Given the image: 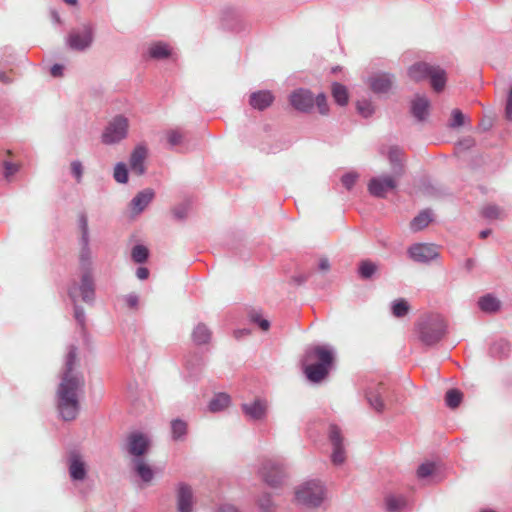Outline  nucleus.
<instances>
[{
	"instance_id": "c9c22d12",
	"label": "nucleus",
	"mask_w": 512,
	"mask_h": 512,
	"mask_svg": "<svg viewBox=\"0 0 512 512\" xmlns=\"http://www.w3.org/2000/svg\"><path fill=\"white\" fill-rule=\"evenodd\" d=\"M462 393L457 389H450L446 392L445 401L448 407L457 408L462 401Z\"/></svg>"
},
{
	"instance_id": "a211bd4d",
	"label": "nucleus",
	"mask_w": 512,
	"mask_h": 512,
	"mask_svg": "<svg viewBox=\"0 0 512 512\" xmlns=\"http://www.w3.org/2000/svg\"><path fill=\"white\" fill-rule=\"evenodd\" d=\"M385 393V386L383 383H378L370 386L366 391V398L375 411L381 413L385 408L383 401V394Z\"/></svg>"
},
{
	"instance_id": "7c9ffc66",
	"label": "nucleus",
	"mask_w": 512,
	"mask_h": 512,
	"mask_svg": "<svg viewBox=\"0 0 512 512\" xmlns=\"http://www.w3.org/2000/svg\"><path fill=\"white\" fill-rule=\"evenodd\" d=\"M331 92L335 102L340 106H345L348 103V91L344 85L333 83Z\"/></svg>"
},
{
	"instance_id": "aec40b11",
	"label": "nucleus",
	"mask_w": 512,
	"mask_h": 512,
	"mask_svg": "<svg viewBox=\"0 0 512 512\" xmlns=\"http://www.w3.org/2000/svg\"><path fill=\"white\" fill-rule=\"evenodd\" d=\"M147 157V149L142 145H138L130 156V168L137 175H143L146 171L144 162Z\"/></svg>"
},
{
	"instance_id": "412c9836",
	"label": "nucleus",
	"mask_w": 512,
	"mask_h": 512,
	"mask_svg": "<svg viewBox=\"0 0 512 512\" xmlns=\"http://www.w3.org/2000/svg\"><path fill=\"white\" fill-rule=\"evenodd\" d=\"M274 96L270 91L261 90L253 92L249 97V104L257 110L263 111L272 105Z\"/></svg>"
},
{
	"instance_id": "f3484780",
	"label": "nucleus",
	"mask_w": 512,
	"mask_h": 512,
	"mask_svg": "<svg viewBox=\"0 0 512 512\" xmlns=\"http://www.w3.org/2000/svg\"><path fill=\"white\" fill-rule=\"evenodd\" d=\"M393 83L394 76L389 73H378L369 78V87L377 94L389 92Z\"/></svg>"
},
{
	"instance_id": "a19ab883",
	"label": "nucleus",
	"mask_w": 512,
	"mask_h": 512,
	"mask_svg": "<svg viewBox=\"0 0 512 512\" xmlns=\"http://www.w3.org/2000/svg\"><path fill=\"white\" fill-rule=\"evenodd\" d=\"M80 243H81L80 263H81L82 267L84 268V271L89 270L88 266L90 265V259H91L89 242H87V243L80 242Z\"/></svg>"
},
{
	"instance_id": "39448f33",
	"label": "nucleus",
	"mask_w": 512,
	"mask_h": 512,
	"mask_svg": "<svg viewBox=\"0 0 512 512\" xmlns=\"http://www.w3.org/2000/svg\"><path fill=\"white\" fill-rule=\"evenodd\" d=\"M325 496L324 486L319 481H308L300 485L295 491L298 503L308 507H318Z\"/></svg>"
},
{
	"instance_id": "9d476101",
	"label": "nucleus",
	"mask_w": 512,
	"mask_h": 512,
	"mask_svg": "<svg viewBox=\"0 0 512 512\" xmlns=\"http://www.w3.org/2000/svg\"><path fill=\"white\" fill-rule=\"evenodd\" d=\"M260 473L264 481L271 487H278L286 477L284 465L276 460H265Z\"/></svg>"
},
{
	"instance_id": "c03bdc74",
	"label": "nucleus",
	"mask_w": 512,
	"mask_h": 512,
	"mask_svg": "<svg viewBox=\"0 0 512 512\" xmlns=\"http://www.w3.org/2000/svg\"><path fill=\"white\" fill-rule=\"evenodd\" d=\"M356 107H357L358 113L361 114L365 118L371 116L374 112V107H373L372 103L368 100L358 101Z\"/></svg>"
},
{
	"instance_id": "7ed1b4c3",
	"label": "nucleus",
	"mask_w": 512,
	"mask_h": 512,
	"mask_svg": "<svg viewBox=\"0 0 512 512\" xmlns=\"http://www.w3.org/2000/svg\"><path fill=\"white\" fill-rule=\"evenodd\" d=\"M447 323L439 314H426L415 323V332L419 341L425 346L437 344L445 336Z\"/></svg>"
},
{
	"instance_id": "393cba45",
	"label": "nucleus",
	"mask_w": 512,
	"mask_h": 512,
	"mask_svg": "<svg viewBox=\"0 0 512 512\" xmlns=\"http://www.w3.org/2000/svg\"><path fill=\"white\" fill-rule=\"evenodd\" d=\"M384 504L388 512H404L409 507L407 499L402 495H387Z\"/></svg>"
},
{
	"instance_id": "f03ea898",
	"label": "nucleus",
	"mask_w": 512,
	"mask_h": 512,
	"mask_svg": "<svg viewBox=\"0 0 512 512\" xmlns=\"http://www.w3.org/2000/svg\"><path fill=\"white\" fill-rule=\"evenodd\" d=\"M333 351L323 345L309 347L301 360L307 379L312 383L322 382L334 367Z\"/></svg>"
},
{
	"instance_id": "0eeeda50",
	"label": "nucleus",
	"mask_w": 512,
	"mask_h": 512,
	"mask_svg": "<svg viewBox=\"0 0 512 512\" xmlns=\"http://www.w3.org/2000/svg\"><path fill=\"white\" fill-rule=\"evenodd\" d=\"M94 41V28L91 24H83L72 29L66 39L68 47L75 51H85Z\"/></svg>"
},
{
	"instance_id": "79ce46f5",
	"label": "nucleus",
	"mask_w": 512,
	"mask_h": 512,
	"mask_svg": "<svg viewBox=\"0 0 512 512\" xmlns=\"http://www.w3.org/2000/svg\"><path fill=\"white\" fill-rule=\"evenodd\" d=\"M436 466L432 462H426L421 464L417 469V477L419 479L427 478L435 472Z\"/></svg>"
},
{
	"instance_id": "2eb2a0df",
	"label": "nucleus",
	"mask_w": 512,
	"mask_h": 512,
	"mask_svg": "<svg viewBox=\"0 0 512 512\" xmlns=\"http://www.w3.org/2000/svg\"><path fill=\"white\" fill-rule=\"evenodd\" d=\"M178 512H192L194 506V494L191 486L179 483L176 493Z\"/></svg>"
},
{
	"instance_id": "2f4dec72",
	"label": "nucleus",
	"mask_w": 512,
	"mask_h": 512,
	"mask_svg": "<svg viewBox=\"0 0 512 512\" xmlns=\"http://www.w3.org/2000/svg\"><path fill=\"white\" fill-rule=\"evenodd\" d=\"M230 403L229 395L225 393H219L209 403V410L211 412H218L225 409Z\"/></svg>"
},
{
	"instance_id": "cd10ccee",
	"label": "nucleus",
	"mask_w": 512,
	"mask_h": 512,
	"mask_svg": "<svg viewBox=\"0 0 512 512\" xmlns=\"http://www.w3.org/2000/svg\"><path fill=\"white\" fill-rule=\"evenodd\" d=\"M432 222V212L428 209L421 211L410 222V228L413 232H418L426 228Z\"/></svg>"
},
{
	"instance_id": "69168bd1",
	"label": "nucleus",
	"mask_w": 512,
	"mask_h": 512,
	"mask_svg": "<svg viewBox=\"0 0 512 512\" xmlns=\"http://www.w3.org/2000/svg\"><path fill=\"white\" fill-rule=\"evenodd\" d=\"M0 81L5 84H8L11 82V79L4 72H1L0 73Z\"/></svg>"
},
{
	"instance_id": "4c0bfd02",
	"label": "nucleus",
	"mask_w": 512,
	"mask_h": 512,
	"mask_svg": "<svg viewBox=\"0 0 512 512\" xmlns=\"http://www.w3.org/2000/svg\"><path fill=\"white\" fill-rule=\"evenodd\" d=\"M78 224L81 231V239L80 242L87 243L89 242V228H88V218L86 213L82 212L78 216Z\"/></svg>"
},
{
	"instance_id": "0e129e2a",
	"label": "nucleus",
	"mask_w": 512,
	"mask_h": 512,
	"mask_svg": "<svg viewBox=\"0 0 512 512\" xmlns=\"http://www.w3.org/2000/svg\"><path fill=\"white\" fill-rule=\"evenodd\" d=\"M475 266V260L472 259V258H468L466 261H465V268L468 270V271H471Z\"/></svg>"
},
{
	"instance_id": "864d4df0",
	"label": "nucleus",
	"mask_w": 512,
	"mask_h": 512,
	"mask_svg": "<svg viewBox=\"0 0 512 512\" xmlns=\"http://www.w3.org/2000/svg\"><path fill=\"white\" fill-rule=\"evenodd\" d=\"M358 175L356 173L350 172L346 173L342 176L341 182L344 187L350 190L356 183Z\"/></svg>"
},
{
	"instance_id": "bb28decb",
	"label": "nucleus",
	"mask_w": 512,
	"mask_h": 512,
	"mask_svg": "<svg viewBox=\"0 0 512 512\" xmlns=\"http://www.w3.org/2000/svg\"><path fill=\"white\" fill-rule=\"evenodd\" d=\"M478 306L483 312L495 313L500 310L501 302L492 294H486L479 298Z\"/></svg>"
},
{
	"instance_id": "f257e3e1",
	"label": "nucleus",
	"mask_w": 512,
	"mask_h": 512,
	"mask_svg": "<svg viewBox=\"0 0 512 512\" xmlns=\"http://www.w3.org/2000/svg\"><path fill=\"white\" fill-rule=\"evenodd\" d=\"M76 362L77 347L70 345L57 389V409L64 421L75 420L80 411L79 394L83 391L85 381L82 375L74 373Z\"/></svg>"
},
{
	"instance_id": "58836bf2",
	"label": "nucleus",
	"mask_w": 512,
	"mask_h": 512,
	"mask_svg": "<svg viewBox=\"0 0 512 512\" xmlns=\"http://www.w3.org/2000/svg\"><path fill=\"white\" fill-rule=\"evenodd\" d=\"M482 216L487 219H501L503 218L502 210L496 205H487L482 209Z\"/></svg>"
},
{
	"instance_id": "6e6552de",
	"label": "nucleus",
	"mask_w": 512,
	"mask_h": 512,
	"mask_svg": "<svg viewBox=\"0 0 512 512\" xmlns=\"http://www.w3.org/2000/svg\"><path fill=\"white\" fill-rule=\"evenodd\" d=\"M129 120L123 115L115 116L106 126L102 134V142L115 144L125 139L128 134Z\"/></svg>"
},
{
	"instance_id": "5fc2aeb1",
	"label": "nucleus",
	"mask_w": 512,
	"mask_h": 512,
	"mask_svg": "<svg viewBox=\"0 0 512 512\" xmlns=\"http://www.w3.org/2000/svg\"><path fill=\"white\" fill-rule=\"evenodd\" d=\"M125 304L130 309H137L139 304V297L135 293H130L123 298Z\"/></svg>"
},
{
	"instance_id": "de8ad7c7",
	"label": "nucleus",
	"mask_w": 512,
	"mask_h": 512,
	"mask_svg": "<svg viewBox=\"0 0 512 512\" xmlns=\"http://www.w3.org/2000/svg\"><path fill=\"white\" fill-rule=\"evenodd\" d=\"M258 506L262 512H274V505L271 496L267 493L260 496L258 499Z\"/></svg>"
},
{
	"instance_id": "e433bc0d",
	"label": "nucleus",
	"mask_w": 512,
	"mask_h": 512,
	"mask_svg": "<svg viewBox=\"0 0 512 512\" xmlns=\"http://www.w3.org/2000/svg\"><path fill=\"white\" fill-rule=\"evenodd\" d=\"M149 256V251L144 245H136L132 249L131 257L135 263H144Z\"/></svg>"
},
{
	"instance_id": "603ef678",
	"label": "nucleus",
	"mask_w": 512,
	"mask_h": 512,
	"mask_svg": "<svg viewBox=\"0 0 512 512\" xmlns=\"http://www.w3.org/2000/svg\"><path fill=\"white\" fill-rule=\"evenodd\" d=\"M250 320L253 322V323H256L259 325V327L263 330V331H267L270 327V323L268 320L266 319H263L261 317V315L258 313V312H251L250 313Z\"/></svg>"
},
{
	"instance_id": "6e6d98bb",
	"label": "nucleus",
	"mask_w": 512,
	"mask_h": 512,
	"mask_svg": "<svg viewBox=\"0 0 512 512\" xmlns=\"http://www.w3.org/2000/svg\"><path fill=\"white\" fill-rule=\"evenodd\" d=\"M74 317H75L77 323L81 327H84V325H85V312H84V309L81 306L76 304V302L74 303Z\"/></svg>"
},
{
	"instance_id": "a878e982",
	"label": "nucleus",
	"mask_w": 512,
	"mask_h": 512,
	"mask_svg": "<svg viewBox=\"0 0 512 512\" xmlns=\"http://www.w3.org/2000/svg\"><path fill=\"white\" fill-rule=\"evenodd\" d=\"M153 197L154 191L152 189L148 188L139 192L131 201L132 209L137 213L142 212L152 201Z\"/></svg>"
},
{
	"instance_id": "c756f323",
	"label": "nucleus",
	"mask_w": 512,
	"mask_h": 512,
	"mask_svg": "<svg viewBox=\"0 0 512 512\" xmlns=\"http://www.w3.org/2000/svg\"><path fill=\"white\" fill-rule=\"evenodd\" d=\"M171 54L170 48L163 42H157L152 44L149 48V56L153 59H164L168 58Z\"/></svg>"
},
{
	"instance_id": "1a4fd4ad",
	"label": "nucleus",
	"mask_w": 512,
	"mask_h": 512,
	"mask_svg": "<svg viewBox=\"0 0 512 512\" xmlns=\"http://www.w3.org/2000/svg\"><path fill=\"white\" fill-rule=\"evenodd\" d=\"M77 290H79L82 300L85 303H92L95 299V285L90 270H85L81 277V283L77 287L76 283L69 288L68 294L72 302H76Z\"/></svg>"
},
{
	"instance_id": "4468645a",
	"label": "nucleus",
	"mask_w": 512,
	"mask_h": 512,
	"mask_svg": "<svg viewBox=\"0 0 512 512\" xmlns=\"http://www.w3.org/2000/svg\"><path fill=\"white\" fill-rule=\"evenodd\" d=\"M289 101L297 111L308 113L314 106V95L311 91L301 88L290 95Z\"/></svg>"
},
{
	"instance_id": "423d86ee",
	"label": "nucleus",
	"mask_w": 512,
	"mask_h": 512,
	"mask_svg": "<svg viewBox=\"0 0 512 512\" xmlns=\"http://www.w3.org/2000/svg\"><path fill=\"white\" fill-rule=\"evenodd\" d=\"M151 448L149 437L139 431L129 433L123 444V450L131 457V460L143 459Z\"/></svg>"
},
{
	"instance_id": "f704fd0d",
	"label": "nucleus",
	"mask_w": 512,
	"mask_h": 512,
	"mask_svg": "<svg viewBox=\"0 0 512 512\" xmlns=\"http://www.w3.org/2000/svg\"><path fill=\"white\" fill-rule=\"evenodd\" d=\"M171 432L173 440H181L187 433V423L181 419H175L171 422Z\"/></svg>"
},
{
	"instance_id": "338daca9",
	"label": "nucleus",
	"mask_w": 512,
	"mask_h": 512,
	"mask_svg": "<svg viewBox=\"0 0 512 512\" xmlns=\"http://www.w3.org/2000/svg\"><path fill=\"white\" fill-rule=\"evenodd\" d=\"M491 232L492 231L490 229H486V230L481 231L479 236L482 239H484V238H487L491 234Z\"/></svg>"
},
{
	"instance_id": "13d9d810",
	"label": "nucleus",
	"mask_w": 512,
	"mask_h": 512,
	"mask_svg": "<svg viewBox=\"0 0 512 512\" xmlns=\"http://www.w3.org/2000/svg\"><path fill=\"white\" fill-rule=\"evenodd\" d=\"M309 276H310V274H305V273L298 274L291 278V282L293 284L299 286V285L304 284L308 280Z\"/></svg>"
},
{
	"instance_id": "a18cd8bd",
	"label": "nucleus",
	"mask_w": 512,
	"mask_h": 512,
	"mask_svg": "<svg viewBox=\"0 0 512 512\" xmlns=\"http://www.w3.org/2000/svg\"><path fill=\"white\" fill-rule=\"evenodd\" d=\"M465 123V116L459 109H453L451 112V120L449 122V127L458 128Z\"/></svg>"
},
{
	"instance_id": "72a5a7b5",
	"label": "nucleus",
	"mask_w": 512,
	"mask_h": 512,
	"mask_svg": "<svg viewBox=\"0 0 512 512\" xmlns=\"http://www.w3.org/2000/svg\"><path fill=\"white\" fill-rule=\"evenodd\" d=\"M378 266L370 261V260H363L359 264L358 273L359 276L364 279H370L377 271Z\"/></svg>"
},
{
	"instance_id": "8fccbe9b",
	"label": "nucleus",
	"mask_w": 512,
	"mask_h": 512,
	"mask_svg": "<svg viewBox=\"0 0 512 512\" xmlns=\"http://www.w3.org/2000/svg\"><path fill=\"white\" fill-rule=\"evenodd\" d=\"M189 210V204L188 203H182L180 205L175 206L172 209V214L175 219L177 220H184L187 217Z\"/></svg>"
},
{
	"instance_id": "680f3d73",
	"label": "nucleus",
	"mask_w": 512,
	"mask_h": 512,
	"mask_svg": "<svg viewBox=\"0 0 512 512\" xmlns=\"http://www.w3.org/2000/svg\"><path fill=\"white\" fill-rule=\"evenodd\" d=\"M318 268L321 271H327L330 268V263L327 258H321L319 260Z\"/></svg>"
},
{
	"instance_id": "dca6fc26",
	"label": "nucleus",
	"mask_w": 512,
	"mask_h": 512,
	"mask_svg": "<svg viewBox=\"0 0 512 512\" xmlns=\"http://www.w3.org/2000/svg\"><path fill=\"white\" fill-rule=\"evenodd\" d=\"M68 469L70 477L75 481H82L86 478V464L77 451H71L68 456Z\"/></svg>"
},
{
	"instance_id": "49530a36",
	"label": "nucleus",
	"mask_w": 512,
	"mask_h": 512,
	"mask_svg": "<svg viewBox=\"0 0 512 512\" xmlns=\"http://www.w3.org/2000/svg\"><path fill=\"white\" fill-rule=\"evenodd\" d=\"M314 105L317 106L318 111L322 115H327L329 112V106L327 103L326 95L323 93L318 94L314 97Z\"/></svg>"
},
{
	"instance_id": "e2e57ef3",
	"label": "nucleus",
	"mask_w": 512,
	"mask_h": 512,
	"mask_svg": "<svg viewBox=\"0 0 512 512\" xmlns=\"http://www.w3.org/2000/svg\"><path fill=\"white\" fill-rule=\"evenodd\" d=\"M219 512H238V510L231 505H224L220 508Z\"/></svg>"
},
{
	"instance_id": "c85d7f7f",
	"label": "nucleus",
	"mask_w": 512,
	"mask_h": 512,
	"mask_svg": "<svg viewBox=\"0 0 512 512\" xmlns=\"http://www.w3.org/2000/svg\"><path fill=\"white\" fill-rule=\"evenodd\" d=\"M211 336L210 329L203 323H199L192 332L193 342L197 345L207 344Z\"/></svg>"
},
{
	"instance_id": "473e14b6",
	"label": "nucleus",
	"mask_w": 512,
	"mask_h": 512,
	"mask_svg": "<svg viewBox=\"0 0 512 512\" xmlns=\"http://www.w3.org/2000/svg\"><path fill=\"white\" fill-rule=\"evenodd\" d=\"M391 311L394 317L402 318L409 313L410 305L403 298L396 299L395 301L392 302Z\"/></svg>"
},
{
	"instance_id": "ea45409f",
	"label": "nucleus",
	"mask_w": 512,
	"mask_h": 512,
	"mask_svg": "<svg viewBox=\"0 0 512 512\" xmlns=\"http://www.w3.org/2000/svg\"><path fill=\"white\" fill-rule=\"evenodd\" d=\"M114 179L118 183H126L128 181V170L124 163H117L114 168Z\"/></svg>"
},
{
	"instance_id": "37998d69",
	"label": "nucleus",
	"mask_w": 512,
	"mask_h": 512,
	"mask_svg": "<svg viewBox=\"0 0 512 512\" xmlns=\"http://www.w3.org/2000/svg\"><path fill=\"white\" fill-rule=\"evenodd\" d=\"M167 141L170 144V146H176L182 143L184 139V134L179 129H173L169 130L166 133Z\"/></svg>"
},
{
	"instance_id": "4be33fe9",
	"label": "nucleus",
	"mask_w": 512,
	"mask_h": 512,
	"mask_svg": "<svg viewBox=\"0 0 512 512\" xmlns=\"http://www.w3.org/2000/svg\"><path fill=\"white\" fill-rule=\"evenodd\" d=\"M133 471L144 482L150 483L154 478L152 467L147 463L145 458L131 460Z\"/></svg>"
},
{
	"instance_id": "9b49d317",
	"label": "nucleus",
	"mask_w": 512,
	"mask_h": 512,
	"mask_svg": "<svg viewBox=\"0 0 512 512\" xmlns=\"http://www.w3.org/2000/svg\"><path fill=\"white\" fill-rule=\"evenodd\" d=\"M328 438L332 444L333 452L331 460L333 464L340 465L346 459L345 448L343 445V436L339 427L335 424H330L328 430Z\"/></svg>"
},
{
	"instance_id": "4d7b16f0",
	"label": "nucleus",
	"mask_w": 512,
	"mask_h": 512,
	"mask_svg": "<svg viewBox=\"0 0 512 512\" xmlns=\"http://www.w3.org/2000/svg\"><path fill=\"white\" fill-rule=\"evenodd\" d=\"M505 116L508 120H512V84L509 87L506 97Z\"/></svg>"
},
{
	"instance_id": "5701e85b",
	"label": "nucleus",
	"mask_w": 512,
	"mask_h": 512,
	"mask_svg": "<svg viewBox=\"0 0 512 512\" xmlns=\"http://www.w3.org/2000/svg\"><path fill=\"white\" fill-rule=\"evenodd\" d=\"M430 106L429 100L425 96L417 95L411 103V113L418 121H424L428 115Z\"/></svg>"
},
{
	"instance_id": "052dcab7",
	"label": "nucleus",
	"mask_w": 512,
	"mask_h": 512,
	"mask_svg": "<svg viewBox=\"0 0 512 512\" xmlns=\"http://www.w3.org/2000/svg\"><path fill=\"white\" fill-rule=\"evenodd\" d=\"M136 276L140 279V280H145L148 278L149 276V270L145 267H139L137 268L136 270Z\"/></svg>"
},
{
	"instance_id": "774afa93",
	"label": "nucleus",
	"mask_w": 512,
	"mask_h": 512,
	"mask_svg": "<svg viewBox=\"0 0 512 512\" xmlns=\"http://www.w3.org/2000/svg\"><path fill=\"white\" fill-rule=\"evenodd\" d=\"M249 333H250L249 330H245V329L244 330H238V331H235V336L237 338H239L240 336L248 335Z\"/></svg>"
},
{
	"instance_id": "b1692460",
	"label": "nucleus",
	"mask_w": 512,
	"mask_h": 512,
	"mask_svg": "<svg viewBox=\"0 0 512 512\" xmlns=\"http://www.w3.org/2000/svg\"><path fill=\"white\" fill-rule=\"evenodd\" d=\"M388 159L390 164L392 165L393 173L396 177H400L404 173L403 168V160H404V152L397 146H392L389 148Z\"/></svg>"
},
{
	"instance_id": "ddd939ff",
	"label": "nucleus",
	"mask_w": 512,
	"mask_h": 512,
	"mask_svg": "<svg viewBox=\"0 0 512 512\" xmlns=\"http://www.w3.org/2000/svg\"><path fill=\"white\" fill-rule=\"evenodd\" d=\"M396 188V181L391 176L373 177L368 183L369 193L377 198H385L388 191Z\"/></svg>"
},
{
	"instance_id": "09e8293b",
	"label": "nucleus",
	"mask_w": 512,
	"mask_h": 512,
	"mask_svg": "<svg viewBox=\"0 0 512 512\" xmlns=\"http://www.w3.org/2000/svg\"><path fill=\"white\" fill-rule=\"evenodd\" d=\"M19 168H20V166L16 163H12L7 160L3 161L4 178L6 180L10 181L11 177L18 172Z\"/></svg>"
},
{
	"instance_id": "6ab92c4d",
	"label": "nucleus",
	"mask_w": 512,
	"mask_h": 512,
	"mask_svg": "<svg viewBox=\"0 0 512 512\" xmlns=\"http://www.w3.org/2000/svg\"><path fill=\"white\" fill-rule=\"evenodd\" d=\"M267 402L263 399H256L251 403L242 405L243 413L251 420H262L266 416Z\"/></svg>"
},
{
	"instance_id": "3c124183",
	"label": "nucleus",
	"mask_w": 512,
	"mask_h": 512,
	"mask_svg": "<svg viewBox=\"0 0 512 512\" xmlns=\"http://www.w3.org/2000/svg\"><path fill=\"white\" fill-rule=\"evenodd\" d=\"M70 169H71V173L75 177L77 183H80L82 180L83 171H84L82 163L78 160L72 161L70 164Z\"/></svg>"
},
{
	"instance_id": "bf43d9fd",
	"label": "nucleus",
	"mask_w": 512,
	"mask_h": 512,
	"mask_svg": "<svg viewBox=\"0 0 512 512\" xmlns=\"http://www.w3.org/2000/svg\"><path fill=\"white\" fill-rule=\"evenodd\" d=\"M63 69L62 65L54 64L50 69V73L53 77H61L63 75Z\"/></svg>"
},
{
	"instance_id": "f8f14e48",
	"label": "nucleus",
	"mask_w": 512,
	"mask_h": 512,
	"mask_svg": "<svg viewBox=\"0 0 512 512\" xmlns=\"http://www.w3.org/2000/svg\"><path fill=\"white\" fill-rule=\"evenodd\" d=\"M408 254L412 260L421 263H428L439 256L436 246L427 243L413 244L409 247Z\"/></svg>"
},
{
	"instance_id": "20e7f679",
	"label": "nucleus",
	"mask_w": 512,
	"mask_h": 512,
	"mask_svg": "<svg viewBox=\"0 0 512 512\" xmlns=\"http://www.w3.org/2000/svg\"><path fill=\"white\" fill-rule=\"evenodd\" d=\"M409 77L420 82L426 79L430 80L431 86L436 92H441L446 85V72L439 66L430 65L426 62H417L409 67Z\"/></svg>"
}]
</instances>
